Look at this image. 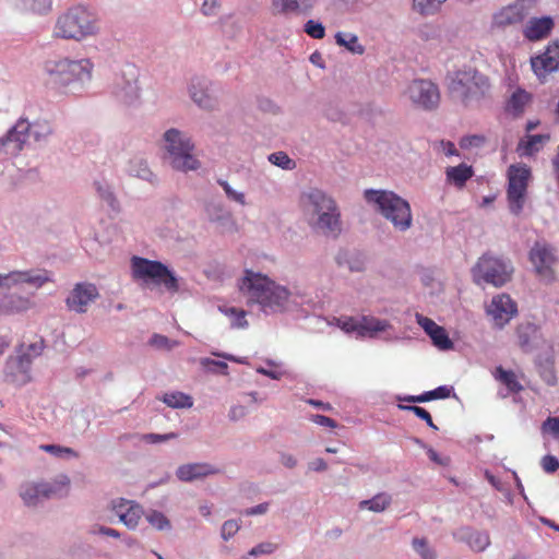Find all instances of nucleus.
Wrapping results in <instances>:
<instances>
[{
  "label": "nucleus",
  "instance_id": "nucleus-1",
  "mask_svg": "<svg viewBox=\"0 0 559 559\" xmlns=\"http://www.w3.org/2000/svg\"><path fill=\"white\" fill-rule=\"evenodd\" d=\"M239 290L246 305L257 308L265 316L283 313L293 302V293L267 275L246 270L238 282Z\"/></svg>",
  "mask_w": 559,
  "mask_h": 559
},
{
  "label": "nucleus",
  "instance_id": "nucleus-2",
  "mask_svg": "<svg viewBox=\"0 0 559 559\" xmlns=\"http://www.w3.org/2000/svg\"><path fill=\"white\" fill-rule=\"evenodd\" d=\"M51 273L46 270L12 271L0 273V314H19L33 308L31 296L13 292L22 285L39 289L51 282Z\"/></svg>",
  "mask_w": 559,
  "mask_h": 559
},
{
  "label": "nucleus",
  "instance_id": "nucleus-3",
  "mask_svg": "<svg viewBox=\"0 0 559 559\" xmlns=\"http://www.w3.org/2000/svg\"><path fill=\"white\" fill-rule=\"evenodd\" d=\"M300 200L308 225L313 231L332 239H336L342 234L341 211L330 194L311 188L301 194Z\"/></svg>",
  "mask_w": 559,
  "mask_h": 559
},
{
  "label": "nucleus",
  "instance_id": "nucleus-4",
  "mask_svg": "<svg viewBox=\"0 0 559 559\" xmlns=\"http://www.w3.org/2000/svg\"><path fill=\"white\" fill-rule=\"evenodd\" d=\"M93 63L90 59L62 58L46 62L48 84L61 94H81L92 80Z\"/></svg>",
  "mask_w": 559,
  "mask_h": 559
},
{
  "label": "nucleus",
  "instance_id": "nucleus-5",
  "mask_svg": "<svg viewBox=\"0 0 559 559\" xmlns=\"http://www.w3.org/2000/svg\"><path fill=\"white\" fill-rule=\"evenodd\" d=\"M99 29L96 14L90 8L78 4L57 16L52 36L64 40L82 41L96 36Z\"/></svg>",
  "mask_w": 559,
  "mask_h": 559
},
{
  "label": "nucleus",
  "instance_id": "nucleus-6",
  "mask_svg": "<svg viewBox=\"0 0 559 559\" xmlns=\"http://www.w3.org/2000/svg\"><path fill=\"white\" fill-rule=\"evenodd\" d=\"M53 133V127L47 119H36L28 121L21 117L8 131L0 138V159L7 156L17 155L26 144L29 136L36 142H46Z\"/></svg>",
  "mask_w": 559,
  "mask_h": 559
},
{
  "label": "nucleus",
  "instance_id": "nucleus-7",
  "mask_svg": "<svg viewBox=\"0 0 559 559\" xmlns=\"http://www.w3.org/2000/svg\"><path fill=\"white\" fill-rule=\"evenodd\" d=\"M365 200L397 231H406L413 225V214L409 203L392 191L367 189L364 192Z\"/></svg>",
  "mask_w": 559,
  "mask_h": 559
},
{
  "label": "nucleus",
  "instance_id": "nucleus-8",
  "mask_svg": "<svg viewBox=\"0 0 559 559\" xmlns=\"http://www.w3.org/2000/svg\"><path fill=\"white\" fill-rule=\"evenodd\" d=\"M450 95L465 106L478 102L490 91L489 79L472 67H463L448 75Z\"/></svg>",
  "mask_w": 559,
  "mask_h": 559
},
{
  "label": "nucleus",
  "instance_id": "nucleus-9",
  "mask_svg": "<svg viewBox=\"0 0 559 559\" xmlns=\"http://www.w3.org/2000/svg\"><path fill=\"white\" fill-rule=\"evenodd\" d=\"M164 160L175 170L188 173L200 168L194 156V143L191 136L177 128H170L163 134Z\"/></svg>",
  "mask_w": 559,
  "mask_h": 559
},
{
  "label": "nucleus",
  "instance_id": "nucleus-10",
  "mask_svg": "<svg viewBox=\"0 0 559 559\" xmlns=\"http://www.w3.org/2000/svg\"><path fill=\"white\" fill-rule=\"evenodd\" d=\"M131 270L135 280L151 281L156 285H163L169 292L179 289L177 276L160 261L134 255L131 258Z\"/></svg>",
  "mask_w": 559,
  "mask_h": 559
},
{
  "label": "nucleus",
  "instance_id": "nucleus-11",
  "mask_svg": "<svg viewBox=\"0 0 559 559\" xmlns=\"http://www.w3.org/2000/svg\"><path fill=\"white\" fill-rule=\"evenodd\" d=\"M513 267L504 259L484 254L472 269L473 278L476 284H490L495 287L503 286L511 280Z\"/></svg>",
  "mask_w": 559,
  "mask_h": 559
},
{
  "label": "nucleus",
  "instance_id": "nucleus-12",
  "mask_svg": "<svg viewBox=\"0 0 559 559\" xmlns=\"http://www.w3.org/2000/svg\"><path fill=\"white\" fill-rule=\"evenodd\" d=\"M140 70L133 63H126L112 76L109 85L110 93L119 102L130 105L139 99Z\"/></svg>",
  "mask_w": 559,
  "mask_h": 559
},
{
  "label": "nucleus",
  "instance_id": "nucleus-13",
  "mask_svg": "<svg viewBox=\"0 0 559 559\" xmlns=\"http://www.w3.org/2000/svg\"><path fill=\"white\" fill-rule=\"evenodd\" d=\"M531 170L525 164L511 165L508 168L507 199L513 215L523 211Z\"/></svg>",
  "mask_w": 559,
  "mask_h": 559
},
{
  "label": "nucleus",
  "instance_id": "nucleus-14",
  "mask_svg": "<svg viewBox=\"0 0 559 559\" xmlns=\"http://www.w3.org/2000/svg\"><path fill=\"white\" fill-rule=\"evenodd\" d=\"M536 0H516L493 13L491 19L492 29H504L508 26L522 23L531 15Z\"/></svg>",
  "mask_w": 559,
  "mask_h": 559
},
{
  "label": "nucleus",
  "instance_id": "nucleus-15",
  "mask_svg": "<svg viewBox=\"0 0 559 559\" xmlns=\"http://www.w3.org/2000/svg\"><path fill=\"white\" fill-rule=\"evenodd\" d=\"M191 100L202 110L213 111L218 107L217 90L206 76L194 75L188 83Z\"/></svg>",
  "mask_w": 559,
  "mask_h": 559
},
{
  "label": "nucleus",
  "instance_id": "nucleus-16",
  "mask_svg": "<svg viewBox=\"0 0 559 559\" xmlns=\"http://www.w3.org/2000/svg\"><path fill=\"white\" fill-rule=\"evenodd\" d=\"M405 95L417 108L432 110L440 103V92L438 86L430 80L418 79L412 81Z\"/></svg>",
  "mask_w": 559,
  "mask_h": 559
},
{
  "label": "nucleus",
  "instance_id": "nucleus-17",
  "mask_svg": "<svg viewBox=\"0 0 559 559\" xmlns=\"http://www.w3.org/2000/svg\"><path fill=\"white\" fill-rule=\"evenodd\" d=\"M530 261L540 281L551 283L555 280L552 269L557 261L555 249L545 241H536L530 250Z\"/></svg>",
  "mask_w": 559,
  "mask_h": 559
},
{
  "label": "nucleus",
  "instance_id": "nucleus-18",
  "mask_svg": "<svg viewBox=\"0 0 559 559\" xmlns=\"http://www.w3.org/2000/svg\"><path fill=\"white\" fill-rule=\"evenodd\" d=\"M486 313L495 328L503 329L518 314V306L509 295L499 294L486 306Z\"/></svg>",
  "mask_w": 559,
  "mask_h": 559
},
{
  "label": "nucleus",
  "instance_id": "nucleus-19",
  "mask_svg": "<svg viewBox=\"0 0 559 559\" xmlns=\"http://www.w3.org/2000/svg\"><path fill=\"white\" fill-rule=\"evenodd\" d=\"M99 297L96 285L87 282L76 283L66 299L69 310L84 313L88 306Z\"/></svg>",
  "mask_w": 559,
  "mask_h": 559
},
{
  "label": "nucleus",
  "instance_id": "nucleus-20",
  "mask_svg": "<svg viewBox=\"0 0 559 559\" xmlns=\"http://www.w3.org/2000/svg\"><path fill=\"white\" fill-rule=\"evenodd\" d=\"M29 355L22 354L9 357L4 367V379L14 385L22 386L31 381Z\"/></svg>",
  "mask_w": 559,
  "mask_h": 559
},
{
  "label": "nucleus",
  "instance_id": "nucleus-21",
  "mask_svg": "<svg viewBox=\"0 0 559 559\" xmlns=\"http://www.w3.org/2000/svg\"><path fill=\"white\" fill-rule=\"evenodd\" d=\"M206 218L215 224L221 233H233L236 230V222L233 213L219 200H210L204 206Z\"/></svg>",
  "mask_w": 559,
  "mask_h": 559
},
{
  "label": "nucleus",
  "instance_id": "nucleus-22",
  "mask_svg": "<svg viewBox=\"0 0 559 559\" xmlns=\"http://www.w3.org/2000/svg\"><path fill=\"white\" fill-rule=\"evenodd\" d=\"M531 67L539 80L559 70V43L555 41L547 46L540 55L531 58Z\"/></svg>",
  "mask_w": 559,
  "mask_h": 559
},
{
  "label": "nucleus",
  "instance_id": "nucleus-23",
  "mask_svg": "<svg viewBox=\"0 0 559 559\" xmlns=\"http://www.w3.org/2000/svg\"><path fill=\"white\" fill-rule=\"evenodd\" d=\"M219 473L221 469L209 462H193L178 466L176 477L183 483H193Z\"/></svg>",
  "mask_w": 559,
  "mask_h": 559
},
{
  "label": "nucleus",
  "instance_id": "nucleus-24",
  "mask_svg": "<svg viewBox=\"0 0 559 559\" xmlns=\"http://www.w3.org/2000/svg\"><path fill=\"white\" fill-rule=\"evenodd\" d=\"M316 4V0H271V13L274 16L307 15Z\"/></svg>",
  "mask_w": 559,
  "mask_h": 559
},
{
  "label": "nucleus",
  "instance_id": "nucleus-25",
  "mask_svg": "<svg viewBox=\"0 0 559 559\" xmlns=\"http://www.w3.org/2000/svg\"><path fill=\"white\" fill-rule=\"evenodd\" d=\"M453 537L457 542L467 544L476 552H483L490 546V537L487 532L469 526L459 527L453 532Z\"/></svg>",
  "mask_w": 559,
  "mask_h": 559
},
{
  "label": "nucleus",
  "instance_id": "nucleus-26",
  "mask_svg": "<svg viewBox=\"0 0 559 559\" xmlns=\"http://www.w3.org/2000/svg\"><path fill=\"white\" fill-rule=\"evenodd\" d=\"M417 323L430 336L432 344L441 350H449L453 348V342L450 340L447 331L438 325L433 320L416 314Z\"/></svg>",
  "mask_w": 559,
  "mask_h": 559
},
{
  "label": "nucleus",
  "instance_id": "nucleus-27",
  "mask_svg": "<svg viewBox=\"0 0 559 559\" xmlns=\"http://www.w3.org/2000/svg\"><path fill=\"white\" fill-rule=\"evenodd\" d=\"M516 335L520 347L526 353L537 348L544 342L539 326L532 322L519 324Z\"/></svg>",
  "mask_w": 559,
  "mask_h": 559
},
{
  "label": "nucleus",
  "instance_id": "nucleus-28",
  "mask_svg": "<svg viewBox=\"0 0 559 559\" xmlns=\"http://www.w3.org/2000/svg\"><path fill=\"white\" fill-rule=\"evenodd\" d=\"M555 26L551 16L531 17L523 27V36L530 41L546 38Z\"/></svg>",
  "mask_w": 559,
  "mask_h": 559
},
{
  "label": "nucleus",
  "instance_id": "nucleus-29",
  "mask_svg": "<svg viewBox=\"0 0 559 559\" xmlns=\"http://www.w3.org/2000/svg\"><path fill=\"white\" fill-rule=\"evenodd\" d=\"M393 330V325L385 319H379L373 316H361L359 323V336L377 338L381 333H388Z\"/></svg>",
  "mask_w": 559,
  "mask_h": 559
},
{
  "label": "nucleus",
  "instance_id": "nucleus-30",
  "mask_svg": "<svg viewBox=\"0 0 559 559\" xmlns=\"http://www.w3.org/2000/svg\"><path fill=\"white\" fill-rule=\"evenodd\" d=\"M127 173L135 178L147 181L152 185L157 183V177L148 167L147 162L142 157H133L129 160Z\"/></svg>",
  "mask_w": 559,
  "mask_h": 559
},
{
  "label": "nucleus",
  "instance_id": "nucleus-31",
  "mask_svg": "<svg viewBox=\"0 0 559 559\" xmlns=\"http://www.w3.org/2000/svg\"><path fill=\"white\" fill-rule=\"evenodd\" d=\"M474 175L473 167L462 163L457 166H451L445 169L447 181L457 188H463L468 179Z\"/></svg>",
  "mask_w": 559,
  "mask_h": 559
},
{
  "label": "nucleus",
  "instance_id": "nucleus-32",
  "mask_svg": "<svg viewBox=\"0 0 559 559\" xmlns=\"http://www.w3.org/2000/svg\"><path fill=\"white\" fill-rule=\"evenodd\" d=\"M452 390V386L440 385L431 391H426L419 395H405L403 397H399V400L409 403H426L433 400L447 399L451 395Z\"/></svg>",
  "mask_w": 559,
  "mask_h": 559
},
{
  "label": "nucleus",
  "instance_id": "nucleus-33",
  "mask_svg": "<svg viewBox=\"0 0 559 559\" xmlns=\"http://www.w3.org/2000/svg\"><path fill=\"white\" fill-rule=\"evenodd\" d=\"M530 100L531 95L523 88H518L508 99L506 109L513 116H520L523 114Z\"/></svg>",
  "mask_w": 559,
  "mask_h": 559
},
{
  "label": "nucleus",
  "instance_id": "nucleus-34",
  "mask_svg": "<svg viewBox=\"0 0 559 559\" xmlns=\"http://www.w3.org/2000/svg\"><path fill=\"white\" fill-rule=\"evenodd\" d=\"M48 490L45 485L27 484L21 489V498L26 506H36L40 497H48Z\"/></svg>",
  "mask_w": 559,
  "mask_h": 559
},
{
  "label": "nucleus",
  "instance_id": "nucleus-35",
  "mask_svg": "<svg viewBox=\"0 0 559 559\" xmlns=\"http://www.w3.org/2000/svg\"><path fill=\"white\" fill-rule=\"evenodd\" d=\"M14 4L27 12L44 15L51 11L52 0H13Z\"/></svg>",
  "mask_w": 559,
  "mask_h": 559
},
{
  "label": "nucleus",
  "instance_id": "nucleus-36",
  "mask_svg": "<svg viewBox=\"0 0 559 559\" xmlns=\"http://www.w3.org/2000/svg\"><path fill=\"white\" fill-rule=\"evenodd\" d=\"M392 502V497L386 492H380L371 499L361 500L359 502L360 510H369L372 512H383Z\"/></svg>",
  "mask_w": 559,
  "mask_h": 559
},
{
  "label": "nucleus",
  "instance_id": "nucleus-37",
  "mask_svg": "<svg viewBox=\"0 0 559 559\" xmlns=\"http://www.w3.org/2000/svg\"><path fill=\"white\" fill-rule=\"evenodd\" d=\"M554 364L555 361L552 355H547L545 358L538 357L537 359L539 374L544 382L548 385L557 384V376Z\"/></svg>",
  "mask_w": 559,
  "mask_h": 559
},
{
  "label": "nucleus",
  "instance_id": "nucleus-38",
  "mask_svg": "<svg viewBox=\"0 0 559 559\" xmlns=\"http://www.w3.org/2000/svg\"><path fill=\"white\" fill-rule=\"evenodd\" d=\"M162 401L171 408H191L193 406L192 396L178 391L165 393Z\"/></svg>",
  "mask_w": 559,
  "mask_h": 559
},
{
  "label": "nucleus",
  "instance_id": "nucleus-39",
  "mask_svg": "<svg viewBox=\"0 0 559 559\" xmlns=\"http://www.w3.org/2000/svg\"><path fill=\"white\" fill-rule=\"evenodd\" d=\"M335 41L352 53L362 55L365 52L364 46L359 44L358 37L355 34L338 32L335 34Z\"/></svg>",
  "mask_w": 559,
  "mask_h": 559
},
{
  "label": "nucleus",
  "instance_id": "nucleus-40",
  "mask_svg": "<svg viewBox=\"0 0 559 559\" xmlns=\"http://www.w3.org/2000/svg\"><path fill=\"white\" fill-rule=\"evenodd\" d=\"M495 378L503 383L510 392L518 393L522 390V385L518 381L515 373L511 370L503 369L501 366L496 368Z\"/></svg>",
  "mask_w": 559,
  "mask_h": 559
},
{
  "label": "nucleus",
  "instance_id": "nucleus-41",
  "mask_svg": "<svg viewBox=\"0 0 559 559\" xmlns=\"http://www.w3.org/2000/svg\"><path fill=\"white\" fill-rule=\"evenodd\" d=\"M95 189L98 194V197L107 203V205L114 210L117 211L119 209V202L115 195V192L110 185H108L105 181H96L95 182Z\"/></svg>",
  "mask_w": 559,
  "mask_h": 559
},
{
  "label": "nucleus",
  "instance_id": "nucleus-42",
  "mask_svg": "<svg viewBox=\"0 0 559 559\" xmlns=\"http://www.w3.org/2000/svg\"><path fill=\"white\" fill-rule=\"evenodd\" d=\"M222 312L230 319V326L234 329H245L248 326L246 320L247 312L243 309L236 307L221 308Z\"/></svg>",
  "mask_w": 559,
  "mask_h": 559
},
{
  "label": "nucleus",
  "instance_id": "nucleus-43",
  "mask_svg": "<svg viewBox=\"0 0 559 559\" xmlns=\"http://www.w3.org/2000/svg\"><path fill=\"white\" fill-rule=\"evenodd\" d=\"M145 519L157 531H170L173 528L169 519L158 510H150L145 513Z\"/></svg>",
  "mask_w": 559,
  "mask_h": 559
},
{
  "label": "nucleus",
  "instance_id": "nucleus-44",
  "mask_svg": "<svg viewBox=\"0 0 559 559\" xmlns=\"http://www.w3.org/2000/svg\"><path fill=\"white\" fill-rule=\"evenodd\" d=\"M128 511L121 514V521L129 530H135L139 525V521L143 515V509L136 502L133 506L128 507Z\"/></svg>",
  "mask_w": 559,
  "mask_h": 559
},
{
  "label": "nucleus",
  "instance_id": "nucleus-45",
  "mask_svg": "<svg viewBox=\"0 0 559 559\" xmlns=\"http://www.w3.org/2000/svg\"><path fill=\"white\" fill-rule=\"evenodd\" d=\"M447 0H413V9L421 15H430L438 11Z\"/></svg>",
  "mask_w": 559,
  "mask_h": 559
},
{
  "label": "nucleus",
  "instance_id": "nucleus-46",
  "mask_svg": "<svg viewBox=\"0 0 559 559\" xmlns=\"http://www.w3.org/2000/svg\"><path fill=\"white\" fill-rule=\"evenodd\" d=\"M412 546L415 552L421 558V559H436L437 552L436 550L429 546L428 540L426 538H418L415 537L412 540Z\"/></svg>",
  "mask_w": 559,
  "mask_h": 559
},
{
  "label": "nucleus",
  "instance_id": "nucleus-47",
  "mask_svg": "<svg viewBox=\"0 0 559 559\" xmlns=\"http://www.w3.org/2000/svg\"><path fill=\"white\" fill-rule=\"evenodd\" d=\"M201 367L211 373H219V374H228V365L223 360H215L212 358H200L199 360Z\"/></svg>",
  "mask_w": 559,
  "mask_h": 559
},
{
  "label": "nucleus",
  "instance_id": "nucleus-48",
  "mask_svg": "<svg viewBox=\"0 0 559 559\" xmlns=\"http://www.w3.org/2000/svg\"><path fill=\"white\" fill-rule=\"evenodd\" d=\"M217 183L222 187L229 201H233L241 206L246 205V195L243 192L234 189L225 179H217Z\"/></svg>",
  "mask_w": 559,
  "mask_h": 559
},
{
  "label": "nucleus",
  "instance_id": "nucleus-49",
  "mask_svg": "<svg viewBox=\"0 0 559 559\" xmlns=\"http://www.w3.org/2000/svg\"><path fill=\"white\" fill-rule=\"evenodd\" d=\"M269 162L282 169L292 170L296 167V163L285 152H274L269 155Z\"/></svg>",
  "mask_w": 559,
  "mask_h": 559
},
{
  "label": "nucleus",
  "instance_id": "nucleus-50",
  "mask_svg": "<svg viewBox=\"0 0 559 559\" xmlns=\"http://www.w3.org/2000/svg\"><path fill=\"white\" fill-rule=\"evenodd\" d=\"M39 449L56 457H78L79 454L72 448L59 444H41Z\"/></svg>",
  "mask_w": 559,
  "mask_h": 559
},
{
  "label": "nucleus",
  "instance_id": "nucleus-51",
  "mask_svg": "<svg viewBox=\"0 0 559 559\" xmlns=\"http://www.w3.org/2000/svg\"><path fill=\"white\" fill-rule=\"evenodd\" d=\"M549 140L548 134H533L527 136L526 144L524 146V153L526 155H533L538 152L542 146Z\"/></svg>",
  "mask_w": 559,
  "mask_h": 559
},
{
  "label": "nucleus",
  "instance_id": "nucleus-52",
  "mask_svg": "<svg viewBox=\"0 0 559 559\" xmlns=\"http://www.w3.org/2000/svg\"><path fill=\"white\" fill-rule=\"evenodd\" d=\"M336 263L340 266H346L350 272H362L365 270L362 261L354 257H348L347 253H338Z\"/></svg>",
  "mask_w": 559,
  "mask_h": 559
},
{
  "label": "nucleus",
  "instance_id": "nucleus-53",
  "mask_svg": "<svg viewBox=\"0 0 559 559\" xmlns=\"http://www.w3.org/2000/svg\"><path fill=\"white\" fill-rule=\"evenodd\" d=\"M540 432L544 437L548 436L555 440H559V417H547L542 423Z\"/></svg>",
  "mask_w": 559,
  "mask_h": 559
},
{
  "label": "nucleus",
  "instance_id": "nucleus-54",
  "mask_svg": "<svg viewBox=\"0 0 559 559\" xmlns=\"http://www.w3.org/2000/svg\"><path fill=\"white\" fill-rule=\"evenodd\" d=\"M150 345L157 349L171 350L179 345L177 341L170 340L162 334H153L150 338Z\"/></svg>",
  "mask_w": 559,
  "mask_h": 559
},
{
  "label": "nucleus",
  "instance_id": "nucleus-55",
  "mask_svg": "<svg viewBox=\"0 0 559 559\" xmlns=\"http://www.w3.org/2000/svg\"><path fill=\"white\" fill-rule=\"evenodd\" d=\"M305 33L314 39H322L325 36V27L321 22L308 20L304 26Z\"/></svg>",
  "mask_w": 559,
  "mask_h": 559
},
{
  "label": "nucleus",
  "instance_id": "nucleus-56",
  "mask_svg": "<svg viewBox=\"0 0 559 559\" xmlns=\"http://www.w3.org/2000/svg\"><path fill=\"white\" fill-rule=\"evenodd\" d=\"M399 408L414 413L418 418L426 421L430 428L438 430V427L432 421L431 415L424 407L416 405H399Z\"/></svg>",
  "mask_w": 559,
  "mask_h": 559
},
{
  "label": "nucleus",
  "instance_id": "nucleus-57",
  "mask_svg": "<svg viewBox=\"0 0 559 559\" xmlns=\"http://www.w3.org/2000/svg\"><path fill=\"white\" fill-rule=\"evenodd\" d=\"M277 549V545L271 543V542H263L254 546L250 549L248 552V556L250 557H258L262 555H271Z\"/></svg>",
  "mask_w": 559,
  "mask_h": 559
},
{
  "label": "nucleus",
  "instance_id": "nucleus-58",
  "mask_svg": "<svg viewBox=\"0 0 559 559\" xmlns=\"http://www.w3.org/2000/svg\"><path fill=\"white\" fill-rule=\"evenodd\" d=\"M88 534L90 535H103V536H108V537H112V538L121 537V534L119 531L111 528V527H107L105 525H100V524H93L88 528Z\"/></svg>",
  "mask_w": 559,
  "mask_h": 559
},
{
  "label": "nucleus",
  "instance_id": "nucleus-59",
  "mask_svg": "<svg viewBox=\"0 0 559 559\" xmlns=\"http://www.w3.org/2000/svg\"><path fill=\"white\" fill-rule=\"evenodd\" d=\"M178 437L175 432H168V433H145L141 436V440L145 441L147 443L156 444L160 442H166L173 439H176Z\"/></svg>",
  "mask_w": 559,
  "mask_h": 559
},
{
  "label": "nucleus",
  "instance_id": "nucleus-60",
  "mask_svg": "<svg viewBox=\"0 0 559 559\" xmlns=\"http://www.w3.org/2000/svg\"><path fill=\"white\" fill-rule=\"evenodd\" d=\"M240 528V524L236 520H227L223 523L221 536L224 540L230 539Z\"/></svg>",
  "mask_w": 559,
  "mask_h": 559
},
{
  "label": "nucleus",
  "instance_id": "nucleus-61",
  "mask_svg": "<svg viewBox=\"0 0 559 559\" xmlns=\"http://www.w3.org/2000/svg\"><path fill=\"white\" fill-rule=\"evenodd\" d=\"M359 323H360V318H344V319H338V326L347 332V333H350V332H356L357 335H359Z\"/></svg>",
  "mask_w": 559,
  "mask_h": 559
},
{
  "label": "nucleus",
  "instance_id": "nucleus-62",
  "mask_svg": "<svg viewBox=\"0 0 559 559\" xmlns=\"http://www.w3.org/2000/svg\"><path fill=\"white\" fill-rule=\"evenodd\" d=\"M540 465L546 473L552 474L559 469V460L555 455L547 454L542 459Z\"/></svg>",
  "mask_w": 559,
  "mask_h": 559
},
{
  "label": "nucleus",
  "instance_id": "nucleus-63",
  "mask_svg": "<svg viewBox=\"0 0 559 559\" xmlns=\"http://www.w3.org/2000/svg\"><path fill=\"white\" fill-rule=\"evenodd\" d=\"M219 7V0H203L201 4V12L205 16H214L216 15Z\"/></svg>",
  "mask_w": 559,
  "mask_h": 559
},
{
  "label": "nucleus",
  "instance_id": "nucleus-64",
  "mask_svg": "<svg viewBox=\"0 0 559 559\" xmlns=\"http://www.w3.org/2000/svg\"><path fill=\"white\" fill-rule=\"evenodd\" d=\"M248 414V411L242 405H233L228 412V418L230 421H238L246 417Z\"/></svg>",
  "mask_w": 559,
  "mask_h": 559
}]
</instances>
